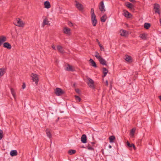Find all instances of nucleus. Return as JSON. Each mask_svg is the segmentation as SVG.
Instances as JSON below:
<instances>
[{
    "instance_id": "23",
    "label": "nucleus",
    "mask_w": 161,
    "mask_h": 161,
    "mask_svg": "<svg viewBox=\"0 0 161 161\" xmlns=\"http://www.w3.org/2000/svg\"><path fill=\"white\" fill-rule=\"evenodd\" d=\"M147 35L145 33L141 34L140 35V37L143 40H146L147 39Z\"/></svg>"
},
{
    "instance_id": "27",
    "label": "nucleus",
    "mask_w": 161,
    "mask_h": 161,
    "mask_svg": "<svg viewBox=\"0 0 161 161\" xmlns=\"http://www.w3.org/2000/svg\"><path fill=\"white\" fill-rule=\"evenodd\" d=\"M135 129H132L131 130L130 132V136L131 137H133L134 136L135 132Z\"/></svg>"
},
{
    "instance_id": "1",
    "label": "nucleus",
    "mask_w": 161,
    "mask_h": 161,
    "mask_svg": "<svg viewBox=\"0 0 161 161\" xmlns=\"http://www.w3.org/2000/svg\"><path fill=\"white\" fill-rule=\"evenodd\" d=\"M95 56L101 64L105 65H107L106 61L104 58L99 55V54L98 52L96 51L95 52Z\"/></svg>"
},
{
    "instance_id": "8",
    "label": "nucleus",
    "mask_w": 161,
    "mask_h": 161,
    "mask_svg": "<svg viewBox=\"0 0 161 161\" xmlns=\"http://www.w3.org/2000/svg\"><path fill=\"white\" fill-rule=\"evenodd\" d=\"M63 33L68 35H70L71 33V30L67 27H64L63 30Z\"/></svg>"
},
{
    "instance_id": "3",
    "label": "nucleus",
    "mask_w": 161,
    "mask_h": 161,
    "mask_svg": "<svg viewBox=\"0 0 161 161\" xmlns=\"http://www.w3.org/2000/svg\"><path fill=\"white\" fill-rule=\"evenodd\" d=\"M98 7L99 9L102 13H104L106 11L103 1H102L100 2Z\"/></svg>"
},
{
    "instance_id": "20",
    "label": "nucleus",
    "mask_w": 161,
    "mask_h": 161,
    "mask_svg": "<svg viewBox=\"0 0 161 161\" xmlns=\"http://www.w3.org/2000/svg\"><path fill=\"white\" fill-rule=\"evenodd\" d=\"M89 61L90 62V63H91L92 65L95 67L96 68L97 67V66L96 65V63L95 62V61H94L92 59L90 58L89 60Z\"/></svg>"
},
{
    "instance_id": "9",
    "label": "nucleus",
    "mask_w": 161,
    "mask_h": 161,
    "mask_svg": "<svg viewBox=\"0 0 161 161\" xmlns=\"http://www.w3.org/2000/svg\"><path fill=\"white\" fill-rule=\"evenodd\" d=\"M55 93L57 95L59 96L63 94L64 92L61 89L57 88L55 90Z\"/></svg>"
},
{
    "instance_id": "40",
    "label": "nucleus",
    "mask_w": 161,
    "mask_h": 161,
    "mask_svg": "<svg viewBox=\"0 0 161 161\" xmlns=\"http://www.w3.org/2000/svg\"><path fill=\"white\" fill-rule=\"evenodd\" d=\"M99 45L101 48V50H103V51H104V48L102 46L101 44H100Z\"/></svg>"
},
{
    "instance_id": "50",
    "label": "nucleus",
    "mask_w": 161,
    "mask_h": 161,
    "mask_svg": "<svg viewBox=\"0 0 161 161\" xmlns=\"http://www.w3.org/2000/svg\"><path fill=\"white\" fill-rule=\"evenodd\" d=\"M91 143L92 144H94V142H91Z\"/></svg>"
},
{
    "instance_id": "15",
    "label": "nucleus",
    "mask_w": 161,
    "mask_h": 161,
    "mask_svg": "<svg viewBox=\"0 0 161 161\" xmlns=\"http://www.w3.org/2000/svg\"><path fill=\"white\" fill-rule=\"evenodd\" d=\"M3 47L6 48L8 49H10L11 48V45L8 42H5L3 44Z\"/></svg>"
},
{
    "instance_id": "47",
    "label": "nucleus",
    "mask_w": 161,
    "mask_h": 161,
    "mask_svg": "<svg viewBox=\"0 0 161 161\" xmlns=\"http://www.w3.org/2000/svg\"><path fill=\"white\" fill-rule=\"evenodd\" d=\"M158 97H159V99H160V100L161 101V96H158Z\"/></svg>"
},
{
    "instance_id": "30",
    "label": "nucleus",
    "mask_w": 161,
    "mask_h": 161,
    "mask_svg": "<svg viewBox=\"0 0 161 161\" xmlns=\"http://www.w3.org/2000/svg\"><path fill=\"white\" fill-rule=\"evenodd\" d=\"M76 151L74 150H70L68 151V153L70 155H72L75 154Z\"/></svg>"
},
{
    "instance_id": "22",
    "label": "nucleus",
    "mask_w": 161,
    "mask_h": 161,
    "mask_svg": "<svg viewBox=\"0 0 161 161\" xmlns=\"http://www.w3.org/2000/svg\"><path fill=\"white\" fill-rule=\"evenodd\" d=\"M125 60L128 62H132V58L131 56L129 55H126L125 56Z\"/></svg>"
},
{
    "instance_id": "2",
    "label": "nucleus",
    "mask_w": 161,
    "mask_h": 161,
    "mask_svg": "<svg viewBox=\"0 0 161 161\" xmlns=\"http://www.w3.org/2000/svg\"><path fill=\"white\" fill-rule=\"evenodd\" d=\"M14 24L15 25L19 27H23L25 25L23 21L19 18L16 19L14 22Z\"/></svg>"
},
{
    "instance_id": "44",
    "label": "nucleus",
    "mask_w": 161,
    "mask_h": 161,
    "mask_svg": "<svg viewBox=\"0 0 161 161\" xmlns=\"http://www.w3.org/2000/svg\"><path fill=\"white\" fill-rule=\"evenodd\" d=\"M96 41L98 43V45H99L100 44V42L98 41V39H96Z\"/></svg>"
},
{
    "instance_id": "21",
    "label": "nucleus",
    "mask_w": 161,
    "mask_h": 161,
    "mask_svg": "<svg viewBox=\"0 0 161 161\" xmlns=\"http://www.w3.org/2000/svg\"><path fill=\"white\" fill-rule=\"evenodd\" d=\"M107 18V16L106 14H104L101 18V22H104Z\"/></svg>"
},
{
    "instance_id": "25",
    "label": "nucleus",
    "mask_w": 161,
    "mask_h": 161,
    "mask_svg": "<svg viewBox=\"0 0 161 161\" xmlns=\"http://www.w3.org/2000/svg\"><path fill=\"white\" fill-rule=\"evenodd\" d=\"M115 137L114 136H111L109 137V139L110 143H113L114 140L115 139Z\"/></svg>"
},
{
    "instance_id": "7",
    "label": "nucleus",
    "mask_w": 161,
    "mask_h": 161,
    "mask_svg": "<svg viewBox=\"0 0 161 161\" xmlns=\"http://www.w3.org/2000/svg\"><path fill=\"white\" fill-rule=\"evenodd\" d=\"M75 2L76 3L75 6L76 8L79 10L82 11L83 9V5L76 1H75Z\"/></svg>"
},
{
    "instance_id": "24",
    "label": "nucleus",
    "mask_w": 161,
    "mask_h": 161,
    "mask_svg": "<svg viewBox=\"0 0 161 161\" xmlns=\"http://www.w3.org/2000/svg\"><path fill=\"white\" fill-rule=\"evenodd\" d=\"M126 6L128 8L132 9L133 8V5L131 3L127 2L125 3Z\"/></svg>"
},
{
    "instance_id": "38",
    "label": "nucleus",
    "mask_w": 161,
    "mask_h": 161,
    "mask_svg": "<svg viewBox=\"0 0 161 161\" xmlns=\"http://www.w3.org/2000/svg\"><path fill=\"white\" fill-rule=\"evenodd\" d=\"M75 91L78 93V94H80V90H79V89H75Z\"/></svg>"
},
{
    "instance_id": "33",
    "label": "nucleus",
    "mask_w": 161,
    "mask_h": 161,
    "mask_svg": "<svg viewBox=\"0 0 161 161\" xmlns=\"http://www.w3.org/2000/svg\"><path fill=\"white\" fill-rule=\"evenodd\" d=\"M4 69H0V78L4 74Z\"/></svg>"
},
{
    "instance_id": "48",
    "label": "nucleus",
    "mask_w": 161,
    "mask_h": 161,
    "mask_svg": "<svg viewBox=\"0 0 161 161\" xmlns=\"http://www.w3.org/2000/svg\"><path fill=\"white\" fill-rule=\"evenodd\" d=\"M108 148H112V146H111L110 145H109L108 146Z\"/></svg>"
},
{
    "instance_id": "39",
    "label": "nucleus",
    "mask_w": 161,
    "mask_h": 161,
    "mask_svg": "<svg viewBox=\"0 0 161 161\" xmlns=\"http://www.w3.org/2000/svg\"><path fill=\"white\" fill-rule=\"evenodd\" d=\"M26 86L25 83H24L22 85V89H24L25 87Z\"/></svg>"
},
{
    "instance_id": "26",
    "label": "nucleus",
    "mask_w": 161,
    "mask_h": 161,
    "mask_svg": "<svg viewBox=\"0 0 161 161\" xmlns=\"http://www.w3.org/2000/svg\"><path fill=\"white\" fill-rule=\"evenodd\" d=\"M46 133L48 137L49 138H51L52 137V135L50 131L48 130H46Z\"/></svg>"
},
{
    "instance_id": "37",
    "label": "nucleus",
    "mask_w": 161,
    "mask_h": 161,
    "mask_svg": "<svg viewBox=\"0 0 161 161\" xmlns=\"http://www.w3.org/2000/svg\"><path fill=\"white\" fill-rule=\"evenodd\" d=\"M3 131L2 130H0V140L2 138H3Z\"/></svg>"
},
{
    "instance_id": "11",
    "label": "nucleus",
    "mask_w": 161,
    "mask_h": 161,
    "mask_svg": "<svg viewBox=\"0 0 161 161\" xmlns=\"http://www.w3.org/2000/svg\"><path fill=\"white\" fill-rule=\"evenodd\" d=\"M65 70L68 71H75V69L73 66L68 64L66 67Z\"/></svg>"
},
{
    "instance_id": "31",
    "label": "nucleus",
    "mask_w": 161,
    "mask_h": 161,
    "mask_svg": "<svg viewBox=\"0 0 161 161\" xmlns=\"http://www.w3.org/2000/svg\"><path fill=\"white\" fill-rule=\"evenodd\" d=\"M127 146L129 147H133L135 149V145H134V144H130V143L127 142Z\"/></svg>"
},
{
    "instance_id": "41",
    "label": "nucleus",
    "mask_w": 161,
    "mask_h": 161,
    "mask_svg": "<svg viewBox=\"0 0 161 161\" xmlns=\"http://www.w3.org/2000/svg\"><path fill=\"white\" fill-rule=\"evenodd\" d=\"M88 149L91 150H93V148L91 147H88Z\"/></svg>"
},
{
    "instance_id": "35",
    "label": "nucleus",
    "mask_w": 161,
    "mask_h": 161,
    "mask_svg": "<svg viewBox=\"0 0 161 161\" xmlns=\"http://www.w3.org/2000/svg\"><path fill=\"white\" fill-rule=\"evenodd\" d=\"M96 15L95 14L94 12V10L93 8H92L91 9V16H93Z\"/></svg>"
},
{
    "instance_id": "17",
    "label": "nucleus",
    "mask_w": 161,
    "mask_h": 161,
    "mask_svg": "<svg viewBox=\"0 0 161 161\" xmlns=\"http://www.w3.org/2000/svg\"><path fill=\"white\" fill-rule=\"evenodd\" d=\"M103 77H104L106 76L108 72V70L106 68L104 67L103 68Z\"/></svg>"
},
{
    "instance_id": "16",
    "label": "nucleus",
    "mask_w": 161,
    "mask_h": 161,
    "mask_svg": "<svg viewBox=\"0 0 161 161\" xmlns=\"http://www.w3.org/2000/svg\"><path fill=\"white\" fill-rule=\"evenodd\" d=\"M45 8L48 9L51 7V4L48 1H46L44 3Z\"/></svg>"
},
{
    "instance_id": "14",
    "label": "nucleus",
    "mask_w": 161,
    "mask_h": 161,
    "mask_svg": "<svg viewBox=\"0 0 161 161\" xmlns=\"http://www.w3.org/2000/svg\"><path fill=\"white\" fill-rule=\"evenodd\" d=\"M87 137L86 135L85 134L83 135L81 138V141L83 143H86L87 142Z\"/></svg>"
},
{
    "instance_id": "32",
    "label": "nucleus",
    "mask_w": 161,
    "mask_h": 161,
    "mask_svg": "<svg viewBox=\"0 0 161 161\" xmlns=\"http://www.w3.org/2000/svg\"><path fill=\"white\" fill-rule=\"evenodd\" d=\"M10 90L12 95H13L14 97L15 98V93L14 90L13 88H11Z\"/></svg>"
},
{
    "instance_id": "10",
    "label": "nucleus",
    "mask_w": 161,
    "mask_h": 161,
    "mask_svg": "<svg viewBox=\"0 0 161 161\" xmlns=\"http://www.w3.org/2000/svg\"><path fill=\"white\" fill-rule=\"evenodd\" d=\"M91 19L93 25L94 26H95L97 22L96 15L91 16Z\"/></svg>"
},
{
    "instance_id": "6",
    "label": "nucleus",
    "mask_w": 161,
    "mask_h": 161,
    "mask_svg": "<svg viewBox=\"0 0 161 161\" xmlns=\"http://www.w3.org/2000/svg\"><path fill=\"white\" fill-rule=\"evenodd\" d=\"M160 6L158 4L155 3L154 5V9H155V13L158 14H160V11L159 10Z\"/></svg>"
},
{
    "instance_id": "49",
    "label": "nucleus",
    "mask_w": 161,
    "mask_h": 161,
    "mask_svg": "<svg viewBox=\"0 0 161 161\" xmlns=\"http://www.w3.org/2000/svg\"><path fill=\"white\" fill-rule=\"evenodd\" d=\"M159 51L161 53V48L159 49Z\"/></svg>"
},
{
    "instance_id": "28",
    "label": "nucleus",
    "mask_w": 161,
    "mask_h": 161,
    "mask_svg": "<svg viewBox=\"0 0 161 161\" xmlns=\"http://www.w3.org/2000/svg\"><path fill=\"white\" fill-rule=\"evenodd\" d=\"M57 48L58 50L61 53H63V50L62 47L60 46H58L57 47Z\"/></svg>"
},
{
    "instance_id": "12",
    "label": "nucleus",
    "mask_w": 161,
    "mask_h": 161,
    "mask_svg": "<svg viewBox=\"0 0 161 161\" xmlns=\"http://www.w3.org/2000/svg\"><path fill=\"white\" fill-rule=\"evenodd\" d=\"M6 41V37L2 36H0V46L5 42Z\"/></svg>"
},
{
    "instance_id": "46",
    "label": "nucleus",
    "mask_w": 161,
    "mask_h": 161,
    "mask_svg": "<svg viewBox=\"0 0 161 161\" xmlns=\"http://www.w3.org/2000/svg\"><path fill=\"white\" fill-rule=\"evenodd\" d=\"M130 2H134L135 1V0H129Z\"/></svg>"
},
{
    "instance_id": "5",
    "label": "nucleus",
    "mask_w": 161,
    "mask_h": 161,
    "mask_svg": "<svg viewBox=\"0 0 161 161\" xmlns=\"http://www.w3.org/2000/svg\"><path fill=\"white\" fill-rule=\"evenodd\" d=\"M88 81L87 82L88 85L91 88H94V82L93 80L90 78H87Z\"/></svg>"
},
{
    "instance_id": "36",
    "label": "nucleus",
    "mask_w": 161,
    "mask_h": 161,
    "mask_svg": "<svg viewBox=\"0 0 161 161\" xmlns=\"http://www.w3.org/2000/svg\"><path fill=\"white\" fill-rule=\"evenodd\" d=\"M75 97L76 100L78 101L79 102L80 101L81 98L79 97L76 95H75Z\"/></svg>"
},
{
    "instance_id": "42",
    "label": "nucleus",
    "mask_w": 161,
    "mask_h": 161,
    "mask_svg": "<svg viewBox=\"0 0 161 161\" xmlns=\"http://www.w3.org/2000/svg\"><path fill=\"white\" fill-rule=\"evenodd\" d=\"M68 24L69 26H72L73 25V24L71 22H69Z\"/></svg>"
},
{
    "instance_id": "19",
    "label": "nucleus",
    "mask_w": 161,
    "mask_h": 161,
    "mask_svg": "<svg viewBox=\"0 0 161 161\" xmlns=\"http://www.w3.org/2000/svg\"><path fill=\"white\" fill-rule=\"evenodd\" d=\"M120 32V35L122 36H125L127 34L126 31L123 30H121Z\"/></svg>"
},
{
    "instance_id": "4",
    "label": "nucleus",
    "mask_w": 161,
    "mask_h": 161,
    "mask_svg": "<svg viewBox=\"0 0 161 161\" xmlns=\"http://www.w3.org/2000/svg\"><path fill=\"white\" fill-rule=\"evenodd\" d=\"M31 76L32 78V80L34 82H35V83L37 84L38 81V76L36 74L32 73L31 74Z\"/></svg>"
},
{
    "instance_id": "45",
    "label": "nucleus",
    "mask_w": 161,
    "mask_h": 161,
    "mask_svg": "<svg viewBox=\"0 0 161 161\" xmlns=\"http://www.w3.org/2000/svg\"><path fill=\"white\" fill-rule=\"evenodd\" d=\"M106 85L107 86L108 85V80L106 81Z\"/></svg>"
},
{
    "instance_id": "18",
    "label": "nucleus",
    "mask_w": 161,
    "mask_h": 161,
    "mask_svg": "<svg viewBox=\"0 0 161 161\" xmlns=\"http://www.w3.org/2000/svg\"><path fill=\"white\" fill-rule=\"evenodd\" d=\"M10 154L12 157L16 156L17 155V152L16 150H12L11 151Z\"/></svg>"
},
{
    "instance_id": "34",
    "label": "nucleus",
    "mask_w": 161,
    "mask_h": 161,
    "mask_svg": "<svg viewBox=\"0 0 161 161\" xmlns=\"http://www.w3.org/2000/svg\"><path fill=\"white\" fill-rule=\"evenodd\" d=\"M48 21L47 19H45L43 21V24L44 25H47L48 24Z\"/></svg>"
},
{
    "instance_id": "13",
    "label": "nucleus",
    "mask_w": 161,
    "mask_h": 161,
    "mask_svg": "<svg viewBox=\"0 0 161 161\" xmlns=\"http://www.w3.org/2000/svg\"><path fill=\"white\" fill-rule=\"evenodd\" d=\"M124 13L125 16L127 18H131L132 17V15L126 10H124Z\"/></svg>"
},
{
    "instance_id": "29",
    "label": "nucleus",
    "mask_w": 161,
    "mask_h": 161,
    "mask_svg": "<svg viewBox=\"0 0 161 161\" xmlns=\"http://www.w3.org/2000/svg\"><path fill=\"white\" fill-rule=\"evenodd\" d=\"M150 24L148 23H145L144 25V28L147 29H148L150 26Z\"/></svg>"
},
{
    "instance_id": "43",
    "label": "nucleus",
    "mask_w": 161,
    "mask_h": 161,
    "mask_svg": "<svg viewBox=\"0 0 161 161\" xmlns=\"http://www.w3.org/2000/svg\"><path fill=\"white\" fill-rule=\"evenodd\" d=\"M52 47L53 48V49L54 50H56V47L54 46V45H53L52 46Z\"/></svg>"
}]
</instances>
